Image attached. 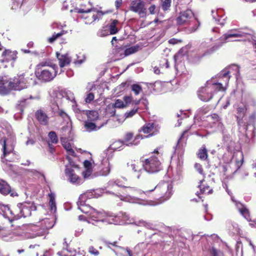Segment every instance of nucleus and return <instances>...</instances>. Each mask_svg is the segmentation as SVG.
<instances>
[{
	"instance_id": "obj_56",
	"label": "nucleus",
	"mask_w": 256,
	"mask_h": 256,
	"mask_svg": "<svg viewBox=\"0 0 256 256\" xmlns=\"http://www.w3.org/2000/svg\"><path fill=\"white\" fill-rule=\"evenodd\" d=\"M58 254L60 256H72L71 254H70V252L68 250H64L60 252H58Z\"/></svg>"
},
{
	"instance_id": "obj_24",
	"label": "nucleus",
	"mask_w": 256,
	"mask_h": 256,
	"mask_svg": "<svg viewBox=\"0 0 256 256\" xmlns=\"http://www.w3.org/2000/svg\"><path fill=\"white\" fill-rule=\"evenodd\" d=\"M38 225H32V226H36L40 228L43 231L47 230L52 227L51 224H50V220L48 218L43 220L42 221L38 223Z\"/></svg>"
},
{
	"instance_id": "obj_14",
	"label": "nucleus",
	"mask_w": 256,
	"mask_h": 256,
	"mask_svg": "<svg viewBox=\"0 0 256 256\" xmlns=\"http://www.w3.org/2000/svg\"><path fill=\"white\" fill-rule=\"evenodd\" d=\"M34 117L38 122L42 126H47L50 123V117L43 108L37 110L34 113Z\"/></svg>"
},
{
	"instance_id": "obj_7",
	"label": "nucleus",
	"mask_w": 256,
	"mask_h": 256,
	"mask_svg": "<svg viewBox=\"0 0 256 256\" xmlns=\"http://www.w3.org/2000/svg\"><path fill=\"white\" fill-rule=\"evenodd\" d=\"M160 126L154 122H148L145 124L139 130L140 132L148 134L144 136L146 138H150L156 135L160 130Z\"/></svg>"
},
{
	"instance_id": "obj_55",
	"label": "nucleus",
	"mask_w": 256,
	"mask_h": 256,
	"mask_svg": "<svg viewBox=\"0 0 256 256\" xmlns=\"http://www.w3.org/2000/svg\"><path fill=\"white\" fill-rule=\"evenodd\" d=\"M88 250L90 254H94L95 256H97L99 254V252L94 246H90Z\"/></svg>"
},
{
	"instance_id": "obj_35",
	"label": "nucleus",
	"mask_w": 256,
	"mask_h": 256,
	"mask_svg": "<svg viewBox=\"0 0 256 256\" xmlns=\"http://www.w3.org/2000/svg\"><path fill=\"white\" fill-rule=\"evenodd\" d=\"M118 23V20H114L110 23V32L111 34H116L118 32V29L116 27V24Z\"/></svg>"
},
{
	"instance_id": "obj_60",
	"label": "nucleus",
	"mask_w": 256,
	"mask_h": 256,
	"mask_svg": "<svg viewBox=\"0 0 256 256\" xmlns=\"http://www.w3.org/2000/svg\"><path fill=\"white\" fill-rule=\"evenodd\" d=\"M124 48V46H116L114 48V52L116 53L120 52V51L122 50Z\"/></svg>"
},
{
	"instance_id": "obj_34",
	"label": "nucleus",
	"mask_w": 256,
	"mask_h": 256,
	"mask_svg": "<svg viewBox=\"0 0 256 256\" xmlns=\"http://www.w3.org/2000/svg\"><path fill=\"white\" fill-rule=\"evenodd\" d=\"M124 145V142L121 140H116L111 145L110 148L114 150H119L120 148H122V146Z\"/></svg>"
},
{
	"instance_id": "obj_46",
	"label": "nucleus",
	"mask_w": 256,
	"mask_h": 256,
	"mask_svg": "<svg viewBox=\"0 0 256 256\" xmlns=\"http://www.w3.org/2000/svg\"><path fill=\"white\" fill-rule=\"evenodd\" d=\"M124 104H126V108L132 102V96H125L123 98Z\"/></svg>"
},
{
	"instance_id": "obj_58",
	"label": "nucleus",
	"mask_w": 256,
	"mask_h": 256,
	"mask_svg": "<svg viewBox=\"0 0 256 256\" xmlns=\"http://www.w3.org/2000/svg\"><path fill=\"white\" fill-rule=\"evenodd\" d=\"M243 157L242 158V159L240 160H237L236 162V166L237 168V169H238L240 168V167L242 166L243 164Z\"/></svg>"
},
{
	"instance_id": "obj_26",
	"label": "nucleus",
	"mask_w": 256,
	"mask_h": 256,
	"mask_svg": "<svg viewBox=\"0 0 256 256\" xmlns=\"http://www.w3.org/2000/svg\"><path fill=\"white\" fill-rule=\"evenodd\" d=\"M246 108V106L238 107L237 108V120L238 124L240 125V121L242 120V118L244 117Z\"/></svg>"
},
{
	"instance_id": "obj_30",
	"label": "nucleus",
	"mask_w": 256,
	"mask_h": 256,
	"mask_svg": "<svg viewBox=\"0 0 256 256\" xmlns=\"http://www.w3.org/2000/svg\"><path fill=\"white\" fill-rule=\"evenodd\" d=\"M242 34L240 32H236V30H232L230 32L224 35L225 40H227L230 38H240L242 36Z\"/></svg>"
},
{
	"instance_id": "obj_9",
	"label": "nucleus",
	"mask_w": 256,
	"mask_h": 256,
	"mask_svg": "<svg viewBox=\"0 0 256 256\" xmlns=\"http://www.w3.org/2000/svg\"><path fill=\"white\" fill-rule=\"evenodd\" d=\"M198 95L202 100L206 102H208L214 96V88L208 86H202L198 90Z\"/></svg>"
},
{
	"instance_id": "obj_42",
	"label": "nucleus",
	"mask_w": 256,
	"mask_h": 256,
	"mask_svg": "<svg viewBox=\"0 0 256 256\" xmlns=\"http://www.w3.org/2000/svg\"><path fill=\"white\" fill-rule=\"evenodd\" d=\"M220 76L222 78H225L226 79L225 80L226 83L228 84L231 77L230 76V72L226 70H224L222 72Z\"/></svg>"
},
{
	"instance_id": "obj_12",
	"label": "nucleus",
	"mask_w": 256,
	"mask_h": 256,
	"mask_svg": "<svg viewBox=\"0 0 256 256\" xmlns=\"http://www.w3.org/2000/svg\"><path fill=\"white\" fill-rule=\"evenodd\" d=\"M5 208L6 210H7V214L10 215L8 218L10 222H12L22 218L21 209L20 206H19V204L12 206H6Z\"/></svg>"
},
{
	"instance_id": "obj_44",
	"label": "nucleus",
	"mask_w": 256,
	"mask_h": 256,
	"mask_svg": "<svg viewBox=\"0 0 256 256\" xmlns=\"http://www.w3.org/2000/svg\"><path fill=\"white\" fill-rule=\"evenodd\" d=\"M112 104L116 108H126V104H124V101L120 99L116 100L115 102Z\"/></svg>"
},
{
	"instance_id": "obj_20",
	"label": "nucleus",
	"mask_w": 256,
	"mask_h": 256,
	"mask_svg": "<svg viewBox=\"0 0 256 256\" xmlns=\"http://www.w3.org/2000/svg\"><path fill=\"white\" fill-rule=\"evenodd\" d=\"M66 138H61L60 141L64 148L66 150L68 154L72 156H76V154L74 150L72 148V146L70 142H66Z\"/></svg>"
},
{
	"instance_id": "obj_27",
	"label": "nucleus",
	"mask_w": 256,
	"mask_h": 256,
	"mask_svg": "<svg viewBox=\"0 0 256 256\" xmlns=\"http://www.w3.org/2000/svg\"><path fill=\"white\" fill-rule=\"evenodd\" d=\"M140 46L138 44L130 46L126 48L124 52V56H126L130 54H133L140 50Z\"/></svg>"
},
{
	"instance_id": "obj_33",
	"label": "nucleus",
	"mask_w": 256,
	"mask_h": 256,
	"mask_svg": "<svg viewBox=\"0 0 256 256\" xmlns=\"http://www.w3.org/2000/svg\"><path fill=\"white\" fill-rule=\"evenodd\" d=\"M66 32H65L64 30H62L60 32L58 33H54L52 36L48 38V42L50 43H52L54 42L56 40H57L58 38L61 37L62 36H63L64 34H65Z\"/></svg>"
},
{
	"instance_id": "obj_61",
	"label": "nucleus",
	"mask_w": 256,
	"mask_h": 256,
	"mask_svg": "<svg viewBox=\"0 0 256 256\" xmlns=\"http://www.w3.org/2000/svg\"><path fill=\"white\" fill-rule=\"evenodd\" d=\"M58 114L59 116L64 118L66 116H67L66 114L62 110H60L58 112Z\"/></svg>"
},
{
	"instance_id": "obj_38",
	"label": "nucleus",
	"mask_w": 256,
	"mask_h": 256,
	"mask_svg": "<svg viewBox=\"0 0 256 256\" xmlns=\"http://www.w3.org/2000/svg\"><path fill=\"white\" fill-rule=\"evenodd\" d=\"M48 136L51 143L56 144L58 142V138L55 132H50L48 134Z\"/></svg>"
},
{
	"instance_id": "obj_5",
	"label": "nucleus",
	"mask_w": 256,
	"mask_h": 256,
	"mask_svg": "<svg viewBox=\"0 0 256 256\" xmlns=\"http://www.w3.org/2000/svg\"><path fill=\"white\" fill-rule=\"evenodd\" d=\"M129 10L138 14L140 17L144 18L146 16V9L145 2L142 0H133L130 2Z\"/></svg>"
},
{
	"instance_id": "obj_53",
	"label": "nucleus",
	"mask_w": 256,
	"mask_h": 256,
	"mask_svg": "<svg viewBox=\"0 0 256 256\" xmlns=\"http://www.w3.org/2000/svg\"><path fill=\"white\" fill-rule=\"evenodd\" d=\"M2 150H3V155L5 157L10 152L6 151V140L4 139L3 141L2 144Z\"/></svg>"
},
{
	"instance_id": "obj_48",
	"label": "nucleus",
	"mask_w": 256,
	"mask_h": 256,
	"mask_svg": "<svg viewBox=\"0 0 256 256\" xmlns=\"http://www.w3.org/2000/svg\"><path fill=\"white\" fill-rule=\"evenodd\" d=\"M194 168L196 169V170L198 172L199 174H202L204 176V173L203 168H202V164H198V163H196L194 164Z\"/></svg>"
},
{
	"instance_id": "obj_45",
	"label": "nucleus",
	"mask_w": 256,
	"mask_h": 256,
	"mask_svg": "<svg viewBox=\"0 0 256 256\" xmlns=\"http://www.w3.org/2000/svg\"><path fill=\"white\" fill-rule=\"evenodd\" d=\"M112 168V166L108 163V166L102 169V174L104 176H107L110 171V170Z\"/></svg>"
},
{
	"instance_id": "obj_13",
	"label": "nucleus",
	"mask_w": 256,
	"mask_h": 256,
	"mask_svg": "<svg viewBox=\"0 0 256 256\" xmlns=\"http://www.w3.org/2000/svg\"><path fill=\"white\" fill-rule=\"evenodd\" d=\"M12 78L8 79L6 76L0 78V94L2 95L8 94L14 90Z\"/></svg>"
},
{
	"instance_id": "obj_25",
	"label": "nucleus",
	"mask_w": 256,
	"mask_h": 256,
	"mask_svg": "<svg viewBox=\"0 0 256 256\" xmlns=\"http://www.w3.org/2000/svg\"><path fill=\"white\" fill-rule=\"evenodd\" d=\"M84 127L88 132L96 131L100 128V127L97 126L94 122L86 120L84 122Z\"/></svg>"
},
{
	"instance_id": "obj_4",
	"label": "nucleus",
	"mask_w": 256,
	"mask_h": 256,
	"mask_svg": "<svg viewBox=\"0 0 256 256\" xmlns=\"http://www.w3.org/2000/svg\"><path fill=\"white\" fill-rule=\"evenodd\" d=\"M74 12L80 14L79 18L82 19L84 22L87 24H90L96 20L101 19L104 14V12L98 10L94 8H76Z\"/></svg>"
},
{
	"instance_id": "obj_3",
	"label": "nucleus",
	"mask_w": 256,
	"mask_h": 256,
	"mask_svg": "<svg viewBox=\"0 0 256 256\" xmlns=\"http://www.w3.org/2000/svg\"><path fill=\"white\" fill-rule=\"evenodd\" d=\"M173 186L170 182L162 180L156 185L154 195L160 202L168 200L172 194Z\"/></svg>"
},
{
	"instance_id": "obj_49",
	"label": "nucleus",
	"mask_w": 256,
	"mask_h": 256,
	"mask_svg": "<svg viewBox=\"0 0 256 256\" xmlns=\"http://www.w3.org/2000/svg\"><path fill=\"white\" fill-rule=\"evenodd\" d=\"M212 85L215 86L214 90L216 91H225L226 90L220 82L214 83Z\"/></svg>"
},
{
	"instance_id": "obj_8",
	"label": "nucleus",
	"mask_w": 256,
	"mask_h": 256,
	"mask_svg": "<svg viewBox=\"0 0 256 256\" xmlns=\"http://www.w3.org/2000/svg\"><path fill=\"white\" fill-rule=\"evenodd\" d=\"M194 14L192 10L188 9L181 12L176 18V22L178 25H188L194 19Z\"/></svg>"
},
{
	"instance_id": "obj_43",
	"label": "nucleus",
	"mask_w": 256,
	"mask_h": 256,
	"mask_svg": "<svg viewBox=\"0 0 256 256\" xmlns=\"http://www.w3.org/2000/svg\"><path fill=\"white\" fill-rule=\"evenodd\" d=\"M199 187L200 190V192L202 194H211L212 192V188H211L209 186H202V184H200Z\"/></svg>"
},
{
	"instance_id": "obj_62",
	"label": "nucleus",
	"mask_w": 256,
	"mask_h": 256,
	"mask_svg": "<svg viewBox=\"0 0 256 256\" xmlns=\"http://www.w3.org/2000/svg\"><path fill=\"white\" fill-rule=\"evenodd\" d=\"M144 136L140 134H136L135 136H134V142L138 140H142L144 138Z\"/></svg>"
},
{
	"instance_id": "obj_36",
	"label": "nucleus",
	"mask_w": 256,
	"mask_h": 256,
	"mask_svg": "<svg viewBox=\"0 0 256 256\" xmlns=\"http://www.w3.org/2000/svg\"><path fill=\"white\" fill-rule=\"evenodd\" d=\"M172 0H162L161 6L162 10L166 12L170 10Z\"/></svg>"
},
{
	"instance_id": "obj_1",
	"label": "nucleus",
	"mask_w": 256,
	"mask_h": 256,
	"mask_svg": "<svg viewBox=\"0 0 256 256\" xmlns=\"http://www.w3.org/2000/svg\"><path fill=\"white\" fill-rule=\"evenodd\" d=\"M58 67L50 60L42 62L36 66V75L38 80L47 82L52 80L58 74Z\"/></svg>"
},
{
	"instance_id": "obj_15",
	"label": "nucleus",
	"mask_w": 256,
	"mask_h": 256,
	"mask_svg": "<svg viewBox=\"0 0 256 256\" xmlns=\"http://www.w3.org/2000/svg\"><path fill=\"white\" fill-rule=\"evenodd\" d=\"M78 208L83 213L89 214L90 216H94L93 214L96 212V210L92 206L86 205L82 201L80 200L77 202Z\"/></svg>"
},
{
	"instance_id": "obj_2",
	"label": "nucleus",
	"mask_w": 256,
	"mask_h": 256,
	"mask_svg": "<svg viewBox=\"0 0 256 256\" xmlns=\"http://www.w3.org/2000/svg\"><path fill=\"white\" fill-rule=\"evenodd\" d=\"M160 157L158 148L155 149L150 153V156L148 158H140L142 165L144 170L148 173H156L162 170V163L159 160Z\"/></svg>"
},
{
	"instance_id": "obj_19",
	"label": "nucleus",
	"mask_w": 256,
	"mask_h": 256,
	"mask_svg": "<svg viewBox=\"0 0 256 256\" xmlns=\"http://www.w3.org/2000/svg\"><path fill=\"white\" fill-rule=\"evenodd\" d=\"M56 56L58 60L59 66L60 68H64L70 64L71 58L68 54H63L56 52Z\"/></svg>"
},
{
	"instance_id": "obj_52",
	"label": "nucleus",
	"mask_w": 256,
	"mask_h": 256,
	"mask_svg": "<svg viewBox=\"0 0 256 256\" xmlns=\"http://www.w3.org/2000/svg\"><path fill=\"white\" fill-rule=\"evenodd\" d=\"M184 48H180L178 50V52L175 54L174 58H178L182 56L184 54Z\"/></svg>"
},
{
	"instance_id": "obj_63",
	"label": "nucleus",
	"mask_w": 256,
	"mask_h": 256,
	"mask_svg": "<svg viewBox=\"0 0 256 256\" xmlns=\"http://www.w3.org/2000/svg\"><path fill=\"white\" fill-rule=\"evenodd\" d=\"M48 148L50 149V152L51 154H53V152L54 151V146L52 144H50L49 142H48Z\"/></svg>"
},
{
	"instance_id": "obj_17",
	"label": "nucleus",
	"mask_w": 256,
	"mask_h": 256,
	"mask_svg": "<svg viewBox=\"0 0 256 256\" xmlns=\"http://www.w3.org/2000/svg\"><path fill=\"white\" fill-rule=\"evenodd\" d=\"M156 182L153 178H150L148 179L144 184L143 185V192L144 194H148L151 192H154L156 188Z\"/></svg>"
},
{
	"instance_id": "obj_64",
	"label": "nucleus",
	"mask_w": 256,
	"mask_h": 256,
	"mask_svg": "<svg viewBox=\"0 0 256 256\" xmlns=\"http://www.w3.org/2000/svg\"><path fill=\"white\" fill-rule=\"evenodd\" d=\"M221 46H222V44H216V45L214 46L211 48L212 51L214 52L216 50H218V49H219L220 48V47Z\"/></svg>"
},
{
	"instance_id": "obj_59",
	"label": "nucleus",
	"mask_w": 256,
	"mask_h": 256,
	"mask_svg": "<svg viewBox=\"0 0 256 256\" xmlns=\"http://www.w3.org/2000/svg\"><path fill=\"white\" fill-rule=\"evenodd\" d=\"M122 0H116L115 1V6L116 10H118L122 4Z\"/></svg>"
},
{
	"instance_id": "obj_51",
	"label": "nucleus",
	"mask_w": 256,
	"mask_h": 256,
	"mask_svg": "<svg viewBox=\"0 0 256 256\" xmlns=\"http://www.w3.org/2000/svg\"><path fill=\"white\" fill-rule=\"evenodd\" d=\"M212 118L214 120V122H218L220 124L222 125V124L220 122V118L218 114H214L211 115Z\"/></svg>"
},
{
	"instance_id": "obj_41",
	"label": "nucleus",
	"mask_w": 256,
	"mask_h": 256,
	"mask_svg": "<svg viewBox=\"0 0 256 256\" xmlns=\"http://www.w3.org/2000/svg\"><path fill=\"white\" fill-rule=\"evenodd\" d=\"M116 108L113 104H108L106 108V112L112 116H114L116 114Z\"/></svg>"
},
{
	"instance_id": "obj_50",
	"label": "nucleus",
	"mask_w": 256,
	"mask_h": 256,
	"mask_svg": "<svg viewBox=\"0 0 256 256\" xmlns=\"http://www.w3.org/2000/svg\"><path fill=\"white\" fill-rule=\"evenodd\" d=\"M188 130H185L182 132V134L180 138H179V139L178 141L177 144H176L177 148H180L181 141H182V139L184 137V135L188 132Z\"/></svg>"
},
{
	"instance_id": "obj_31",
	"label": "nucleus",
	"mask_w": 256,
	"mask_h": 256,
	"mask_svg": "<svg viewBox=\"0 0 256 256\" xmlns=\"http://www.w3.org/2000/svg\"><path fill=\"white\" fill-rule=\"evenodd\" d=\"M132 171L135 173L136 176L138 178H140V174L142 172V170L140 166H138V163L134 164L131 165Z\"/></svg>"
},
{
	"instance_id": "obj_10",
	"label": "nucleus",
	"mask_w": 256,
	"mask_h": 256,
	"mask_svg": "<svg viewBox=\"0 0 256 256\" xmlns=\"http://www.w3.org/2000/svg\"><path fill=\"white\" fill-rule=\"evenodd\" d=\"M14 90H20L27 87L28 81L26 75H17L12 79Z\"/></svg>"
},
{
	"instance_id": "obj_57",
	"label": "nucleus",
	"mask_w": 256,
	"mask_h": 256,
	"mask_svg": "<svg viewBox=\"0 0 256 256\" xmlns=\"http://www.w3.org/2000/svg\"><path fill=\"white\" fill-rule=\"evenodd\" d=\"M84 165L86 169L92 168V164L88 160H84Z\"/></svg>"
},
{
	"instance_id": "obj_22",
	"label": "nucleus",
	"mask_w": 256,
	"mask_h": 256,
	"mask_svg": "<svg viewBox=\"0 0 256 256\" xmlns=\"http://www.w3.org/2000/svg\"><path fill=\"white\" fill-rule=\"evenodd\" d=\"M11 192V188L8 182L0 179V193L7 195Z\"/></svg>"
},
{
	"instance_id": "obj_6",
	"label": "nucleus",
	"mask_w": 256,
	"mask_h": 256,
	"mask_svg": "<svg viewBox=\"0 0 256 256\" xmlns=\"http://www.w3.org/2000/svg\"><path fill=\"white\" fill-rule=\"evenodd\" d=\"M128 220V216L124 212H120L116 215L106 216L102 222L109 224H121Z\"/></svg>"
},
{
	"instance_id": "obj_29",
	"label": "nucleus",
	"mask_w": 256,
	"mask_h": 256,
	"mask_svg": "<svg viewBox=\"0 0 256 256\" xmlns=\"http://www.w3.org/2000/svg\"><path fill=\"white\" fill-rule=\"evenodd\" d=\"M68 174L69 176V180L72 183H79L78 180H80V178L75 173L73 170L70 169L68 170Z\"/></svg>"
},
{
	"instance_id": "obj_47",
	"label": "nucleus",
	"mask_w": 256,
	"mask_h": 256,
	"mask_svg": "<svg viewBox=\"0 0 256 256\" xmlns=\"http://www.w3.org/2000/svg\"><path fill=\"white\" fill-rule=\"evenodd\" d=\"M94 98V95L92 92H89L86 96L84 100L86 103H90Z\"/></svg>"
},
{
	"instance_id": "obj_37",
	"label": "nucleus",
	"mask_w": 256,
	"mask_h": 256,
	"mask_svg": "<svg viewBox=\"0 0 256 256\" xmlns=\"http://www.w3.org/2000/svg\"><path fill=\"white\" fill-rule=\"evenodd\" d=\"M140 108L138 106H134L132 109L129 111L126 112L124 114V116L126 118H132L138 112Z\"/></svg>"
},
{
	"instance_id": "obj_54",
	"label": "nucleus",
	"mask_w": 256,
	"mask_h": 256,
	"mask_svg": "<svg viewBox=\"0 0 256 256\" xmlns=\"http://www.w3.org/2000/svg\"><path fill=\"white\" fill-rule=\"evenodd\" d=\"M148 10L150 14H156V6L154 4H152L148 8Z\"/></svg>"
},
{
	"instance_id": "obj_16",
	"label": "nucleus",
	"mask_w": 256,
	"mask_h": 256,
	"mask_svg": "<svg viewBox=\"0 0 256 256\" xmlns=\"http://www.w3.org/2000/svg\"><path fill=\"white\" fill-rule=\"evenodd\" d=\"M20 206L22 218H26L31 216L32 212L36 210V207L30 205V204H19Z\"/></svg>"
},
{
	"instance_id": "obj_40",
	"label": "nucleus",
	"mask_w": 256,
	"mask_h": 256,
	"mask_svg": "<svg viewBox=\"0 0 256 256\" xmlns=\"http://www.w3.org/2000/svg\"><path fill=\"white\" fill-rule=\"evenodd\" d=\"M131 90L135 95L138 96L142 92V87L138 84H133L131 86Z\"/></svg>"
},
{
	"instance_id": "obj_11",
	"label": "nucleus",
	"mask_w": 256,
	"mask_h": 256,
	"mask_svg": "<svg viewBox=\"0 0 256 256\" xmlns=\"http://www.w3.org/2000/svg\"><path fill=\"white\" fill-rule=\"evenodd\" d=\"M18 52L16 50H11L9 49H6L2 52L0 62L2 63L10 62L13 66L14 63L18 58Z\"/></svg>"
},
{
	"instance_id": "obj_32",
	"label": "nucleus",
	"mask_w": 256,
	"mask_h": 256,
	"mask_svg": "<svg viewBox=\"0 0 256 256\" xmlns=\"http://www.w3.org/2000/svg\"><path fill=\"white\" fill-rule=\"evenodd\" d=\"M50 198L49 205L51 210L55 211L56 209V203L55 201V196L54 194H48Z\"/></svg>"
},
{
	"instance_id": "obj_39",
	"label": "nucleus",
	"mask_w": 256,
	"mask_h": 256,
	"mask_svg": "<svg viewBox=\"0 0 256 256\" xmlns=\"http://www.w3.org/2000/svg\"><path fill=\"white\" fill-rule=\"evenodd\" d=\"M210 256H224V253L220 250H217L214 247L210 250Z\"/></svg>"
},
{
	"instance_id": "obj_21",
	"label": "nucleus",
	"mask_w": 256,
	"mask_h": 256,
	"mask_svg": "<svg viewBox=\"0 0 256 256\" xmlns=\"http://www.w3.org/2000/svg\"><path fill=\"white\" fill-rule=\"evenodd\" d=\"M122 142H124V144L128 146L137 144L136 142H134V134L132 132H127L126 133Z\"/></svg>"
},
{
	"instance_id": "obj_23",
	"label": "nucleus",
	"mask_w": 256,
	"mask_h": 256,
	"mask_svg": "<svg viewBox=\"0 0 256 256\" xmlns=\"http://www.w3.org/2000/svg\"><path fill=\"white\" fill-rule=\"evenodd\" d=\"M86 114L87 116L88 120L86 121L95 122L99 119V114L97 110H88L86 112Z\"/></svg>"
},
{
	"instance_id": "obj_18",
	"label": "nucleus",
	"mask_w": 256,
	"mask_h": 256,
	"mask_svg": "<svg viewBox=\"0 0 256 256\" xmlns=\"http://www.w3.org/2000/svg\"><path fill=\"white\" fill-rule=\"evenodd\" d=\"M235 204L240 214L248 221H250V216L249 210L240 202L234 201Z\"/></svg>"
},
{
	"instance_id": "obj_28",
	"label": "nucleus",
	"mask_w": 256,
	"mask_h": 256,
	"mask_svg": "<svg viewBox=\"0 0 256 256\" xmlns=\"http://www.w3.org/2000/svg\"><path fill=\"white\" fill-rule=\"evenodd\" d=\"M198 156L201 160H206L208 158V150L205 146L198 150Z\"/></svg>"
}]
</instances>
